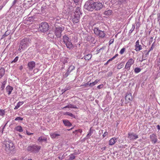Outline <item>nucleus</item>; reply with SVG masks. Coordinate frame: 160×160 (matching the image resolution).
I'll return each mask as SVG.
<instances>
[{
	"label": "nucleus",
	"instance_id": "obj_10",
	"mask_svg": "<svg viewBox=\"0 0 160 160\" xmlns=\"http://www.w3.org/2000/svg\"><path fill=\"white\" fill-rule=\"evenodd\" d=\"M94 9L97 10H100L103 7L102 3L99 2H94Z\"/></svg>",
	"mask_w": 160,
	"mask_h": 160
},
{
	"label": "nucleus",
	"instance_id": "obj_60",
	"mask_svg": "<svg viewBox=\"0 0 160 160\" xmlns=\"http://www.w3.org/2000/svg\"><path fill=\"white\" fill-rule=\"evenodd\" d=\"M157 127L158 130H160V126L159 125H157Z\"/></svg>",
	"mask_w": 160,
	"mask_h": 160
},
{
	"label": "nucleus",
	"instance_id": "obj_7",
	"mask_svg": "<svg viewBox=\"0 0 160 160\" xmlns=\"http://www.w3.org/2000/svg\"><path fill=\"white\" fill-rule=\"evenodd\" d=\"M41 147L37 145H33L28 146L27 148V150L31 152H39Z\"/></svg>",
	"mask_w": 160,
	"mask_h": 160
},
{
	"label": "nucleus",
	"instance_id": "obj_48",
	"mask_svg": "<svg viewBox=\"0 0 160 160\" xmlns=\"http://www.w3.org/2000/svg\"><path fill=\"white\" fill-rule=\"evenodd\" d=\"M108 135V132H105L103 134V137H105Z\"/></svg>",
	"mask_w": 160,
	"mask_h": 160
},
{
	"label": "nucleus",
	"instance_id": "obj_55",
	"mask_svg": "<svg viewBox=\"0 0 160 160\" xmlns=\"http://www.w3.org/2000/svg\"><path fill=\"white\" fill-rule=\"evenodd\" d=\"M80 0H73L74 2L75 3H78Z\"/></svg>",
	"mask_w": 160,
	"mask_h": 160
},
{
	"label": "nucleus",
	"instance_id": "obj_56",
	"mask_svg": "<svg viewBox=\"0 0 160 160\" xmlns=\"http://www.w3.org/2000/svg\"><path fill=\"white\" fill-rule=\"evenodd\" d=\"M118 56V54H117L115 55H114L113 57V59H115Z\"/></svg>",
	"mask_w": 160,
	"mask_h": 160
},
{
	"label": "nucleus",
	"instance_id": "obj_23",
	"mask_svg": "<svg viewBox=\"0 0 160 160\" xmlns=\"http://www.w3.org/2000/svg\"><path fill=\"white\" fill-rule=\"evenodd\" d=\"M88 41H91L92 42L94 40V38L91 35H88L86 38Z\"/></svg>",
	"mask_w": 160,
	"mask_h": 160
},
{
	"label": "nucleus",
	"instance_id": "obj_26",
	"mask_svg": "<svg viewBox=\"0 0 160 160\" xmlns=\"http://www.w3.org/2000/svg\"><path fill=\"white\" fill-rule=\"evenodd\" d=\"M92 57V55L91 54H88L84 56V58L86 60H89Z\"/></svg>",
	"mask_w": 160,
	"mask_h": 160
},
{
	"label": "nucleus",
	"instance_id": "obj_20",
	"mask_svg": "<svg viewBox=\"0 0 160 160\" xmlns=\"http://www.w3.org/2000/svg\"><path fill=\"white\" fill-rule=\"evenodd\" d=\"M62 40L63 42H64L65 44L71 41L69 37H68V36L66 35H64L63 36Z\"/></svg>",
	"mask_w": 160,
	"mask_h": 160
},
{
	"label": "nucleus",
	"instance_id": "obj_39",
	"mask_svg": "<svg viewBox=\"0 0 160 160\" xmlns=\"http://www.w3.org/2000/svg\"><path fill=\"white\" fill-rule=\"evenodd\" d=\"M75 68V67L71 65L69 68V70H70V72H71L72 70H74Z\"/></svg>",
	"mask_w": 160,
	"mask_h": 160
},
{
	"label": "nucleus",
	"instance_id": "obj_5",
	"mask_svg": "<svg viewBox=\"0 0 160 160\" xmlns=\"http://www.w3.org/2000/svg\"><path fill=\"white\" fill-rule=\"evenodd\" d=\"M94 33L99 37L102 38H104L105 35V33L103 31L101 30L98 27L94 28L93 30Z\"/></svg>",
	"mask_w": 160,
	"mask_h": 160
},
{
	"label": "nucleus",
	"instance_id": "obj_57",
	"mask_svg": "<svg viewBox=\"0 0 160 160\" xmlns=\"http://www.w3.org/2000/svg\"><path fill=\"white\" fill-rule=\"evenodd\" d=\"M27 135H31L33 133H30L29 132H28V131H27Z\"/></svg>",
	"mask_w": 160,
	"mask_h": 160
},
{
	"label": "nucleus",
	"instance_id": "obj_15",
	"mask_svg": "<svg viewBox=\"0 0 160 160\" xmlns=\"http://www.w3.org/2000/svg\"><path fill=\"white\" fill-rule=\"evenodd\" d=\"M35 63L33 61L30 62L28 64V66L30 70H32L35 67Z\"/></svg>",
	"mask_w": 160,
	"mask_h": 160
},
{
	"label": "nucleus",
	"instance_id": "obj_12",
	"mask_svg": "<svg viewBox=\"0 0 160 160\" xmlns=\"http://www.w3.org/2000/svg\"><path fill=\"white\" fill-rule=\"evenodd\" d=\"M134 62V60L132 59L131 58L129 60L126 64L125 68L127 69L128 70H129L131 65L133 64Z\"/></svg>",
	"mask_w": 160,
	"mask_h": 160
},
{
	"label": "nucleus",
	"instance_id": "obj_33",
	"mask_svg": "<svg viewBox=\"0 0 160 160\" xmlns=\"http://www.w3.org/2000/svg\"><path fill=\"white\" fill-rule=\"evenodd\" d=\"M127 0H118V4L121 6L122 4L125 3Z\"/></svg>",
	"mask_w": 160,
	"mask_h": 160
},
{
	"label": "nucleus",
	"instance_id": "obj_54",
	"mask_svg": "<svg viewBox=\"0 0 160 160\" xmlns=\"http://www.w3.org/2000/svg\"><path fill=\"white\" fill-rule=\"evenodd\" d=\"M78 131L80 133H81L82 132V130L81 129H79L78 130H76L75 131V132Z\"/></svg>",
	"mask_w": 160,
	"mask_h": 160
},
{
	"label": "nucleus",
	"instance_id": "obj_3",
	"mask_svg": "<svg viewBox=\"0 0 160 160\" xmlns=\"http://www.w3.org/2000/svg\"><path fill=\"white\" fill-rule=\"evenodd\" d=\"M49 28V26L48 23L43 22L39 25L38 30L42 32H45L47 31Z\"/></svg>",
	"mask_w": 160,
	"mask_h": 160
},
{
	"label": "nucleus",
	"instance_id": "obj_9",
	"mask_svg": "<svg viewBox=\"0 0 160 160\" xmlns=\"http://www.w3.org/2000/svg\"><path fill=\"white\" fill-rule=\"evenodd\" d=\"M120 8H118V13L121 15H123L125 14L127 12L126 10V8L125 7H123L122 4L121 6L120 5Z\"/></svg>",
	"mask_w": 160,
	"mask_h": 160
},
{
	"label": "nucleus",
	"instance_id": "obj_38",
	"mask_svg": "<svg viewBox=\"0 0 160 160\" xmlns=\"http://www.w3.org/2000/svg\"><path fill=\"white\" fill-rule=\"evenodd\" d=\"M20 107V102H19L17 104L16 106L14 108L15 110L18 109Z\"/></svg>",
	"mask_w": 160,
	"mask_h": 160
},
{
	"label": "nucleus",
	"instance_id": "obj_44",
	"mask_svg": "<svg viewBox=\"0 0 160 160\" xmlns=\"http://www.w3.org/2000/svg\"><path fill=\"white\" fill-rule=\"evenodd\" d=\"M125 48H123L121 50L120 52V53L121 54H122L124 53V52H125Z\"/></svg>",
	"mask_w": 160,
	"mask_h": 160
},
{
	"label": "nucleus",
	"instance_id": "obj_61",
	"mask_svg": "<svg viewBox=\"0 0 160 160\" xmlns=\"http://www.w3.org/2000/svg\"><path fill=\"white\" fill-rule=\"evenodd\" d=\"M152 39H153V38L152 37H151L150 39V41L149 42L150 43V42H152Z\"/></svg>",
	"mask_w": 160,
	"mask_h": 160
},
{
	"label": "nucleus",
	"instance_id": "obj_28",
	"mask_svg": "<svg viewBox=\"0 0 160 160\" xmlns=\"http://www.w3.org/2000/svg\"><path fill=\"white\" fill-rule=\"evenodd\" d=\"M11 33L10 30H7L5 33L4 34L2 35L1 39H3L4 37L7 36Z\"/></svg>",
	"mask_w": 160,
	"mask_h": 160
},
{
	"label": "nucleus",
	"instance_id": "obj_47",
	"mask_svg": "<svg viewBox=\"0 0 160 160\" xmlns=\"http://www.w3.org/2000/svg\"><path fill=\"white\" fill-rule=\"evenodd\" d=\"M114 42V39H111L109 42V45H110L112 43Z\"/></svg>",
	"mask_w": 160,
	"mask_h": 160
},
{
	"label": "nucleus",
	"instance_id": "obj_41",
	"mask_svg": "<svg viewBox=\"0 0 160 160\" xmlns=\"http://www.w3.org/2000/svg\"><path fill=\"white\" fill-rule=\"evenodd\" d=\"M68 108H77V107L74 105H73L72 104H70L68 105Z\"/></svg>",
	"mask_w": 160,
	"mask_h": 160
},
{
	"label": "nucleus",
	"instance_id": "obj_22",
	"mask_svg": "<svg viewBox=\"0 0 160 160\" xmlns=\"http://www.w3.org/2000/svg\"><path fill=\"white\" fill-rule=\"evenodd\" d=\"M38 141L40 142H46L47 140V138L44 136H41L39 137L38 140Z\"/></svg>",
	"mask_w": 160,
	"mask_h": 160
},
{
	"label": "nucleus",
	"instance_id": "obj_14",
	"mask_svg": "<svg viewBox=\"0 0 160 160\" xmlns=\"http://www.w3.org/2000/svg\"><path fill=\"white\" fill-rule=\"evenodd\" d=\"M135 48V50L137 52L139 51L142 49L141 45L139 44V40H138L136 42Z\"/></svg>",
	"mask_w": 160,
	"mask_h": 160
},
{
	"label": "nucleus",
	"instance_id": "obj_31",
	"mask_svg": "<svg viewBox=\"0 0 160 160\" xmlns=\"http://www.w3.org/2000/svg\"><path fill=\"white\" fill-rule=\"evenodd\" d=\"M14 132L16 133L17 132H20V126H18L15 128Z\"/></svg>",
	"mask_w": 160,
	"mask_h": 160
},
{
	"label": "nucleus",
	"instance_id": "obj_16",
	"mask_svg": "<svg viewBox=\"0 0 160 160\" xmlns=\"http://www.w3.org/2000/svg\"><path fill=\"white\" fill-rule=\"evenodd\" d=\"M125 99L128 102L132 101V98L131 94L130 93H127L125 97Z\"/></svg>",
	"mask_w": 160,
	"mask_h": 160
},
{
	"label": "nucleus",
	"instance_id": "obj_43",
	"mask_svg": "<svg viewBox=\"0 0 160 160\" xmlns=\"http://www.w3.org/2000/svg\"><path fill=\"white\" fill-rule=\"evenodd\" d=\"M18 58H19L18 56L16 57L12 61L11 63H13V62H17L18 60Z\"/></svg>",
	"mask_w": 160,
	"mask_h": 160
},
{
	"label": "nucleus",
	"instance_id": "obj_32",
	"mask_svg": "<svg viewBox=\"0 0 160 160\" xmlns=\"http://www.w3.org/2000/svg\"><path fill=\"white\" fill-rule=\"evenodd\" d=\"M69 160H73L75 158V156L73 155V154H71L69 156Z\"/></svg>",
	"mask_w": 160,
	"mask_h": 160
},
{
	"label": "nucleus",
	"instance_id": "obj_13",
	"mask_svg": "<svg viewBox=\"0 0 160 160\" xmlns=\"http://www.w3.org/2000/svg\"><path fill=\"white\" fill-rule=\"evenodd\" d=\"M151 141L153 144H155L157 141V136L154 134H152L150 135V136Z\"/></svg>",
	"mask_w": 160,
	"mask_h": 160
},
{
	"label": "nucleus",
	"instance_id": "obj_19",
	"mask_svg": "<svg viewBox=\"0 0 160 160\" xmlns=\"http://www.w3.org/2000/svg\"><path fill=\"white\" fill-rule=\"evenodd\" d=\"M67 47L69 49H72L74 47L73 45L71 42V41L65 44Z\"/></svg>",
	"mask_w": 160,
	"mask_h": 160
},
{
	"label": "nucleus",
	"instance_id": "obj_1",
	"mask_svg": "<svg viewBox=\"0 0 160 160\" xmlns=\"http://www.w3.org/2000/svg\"><path fill=\"white\" fill-rule=\"evenodd\" d=\"M3 148L6 152L8 153L13 151L15 149V147L13 143L9 141L6 142L3 144Z\"/></svg>",
	"mask_w": 160,
	"mask_h": 160
},
{
	"label": "nucleus",
	"instance_id": "obj_42",
	"mask_svg": "<svg viewBox=\"0 0 160 160\" xmlns=\"http://www.w3.org/2000/svg\"><path fill=\"white\" fill-rule=\"evenodd\" d=\"M135 28V25L134 24H133L132 25V28L129 30V33H131L133 31Z\"/></svg>",
	"mask_w": 160,
	"mask_h": 160
},
{
	"label": "nucleus",
	"instance_id": "obj_53",
	"mask_svg": "<svg viewBox=\"0 0 160 160\" xmlns=\"http://www.w3.org/2000/svg\"><path fill=\"white\" fill-rule=\"evenodd\" d=\"M17 2V0H14L13 2V5H15L16 4V2Z\"/></svg>",
	"mask_w": 160,
	"mask_h": 160
},
{
	"label": "nucleus",
	"instance_id": "obj_45",
	"mask_svg": "<svg viewBox=\"0 0 160 160\" xmlns=\"http://www.w3.org/2000/svg\"><path fill=\"white\" fill-rule=\"evenodd\" d=\"M58 158L60 160H62L64 158V157H63V155H62L61 154H60L59 155V156L58 157Z\"/></svg>",
	"mask_w": 160,
	"mask_h": 160
},
{
	"label": "nucleus",
	"instance_id": "obj_63",
	"mask_svg": "<svg viewBox=\"0 0 160 160\" xmlns=\"http://www.w3.org/2000/svg\"><path fill=\"white\" fill-rule=\"evenodd\" d=\"M88 85L90 87H92V83H89V84H88Z\"/></svg>",
	"mask_w": 160,
	"mask_h": 160
},
{
	"label": "nucleus",
	"instance_id": "obj_59",
	"mask_svg": "<svg viewBox=\"0 0 160 160\" xmlns=\"http://www.w3.org/2000/svg\"><path fill=\"white\" fill-rule=\"evenodd\" d=\"M158 20H160V13L158 14Z\"/></svg>",
	"mask_w": 160,
	"mask_h": 160
},
{
	"label": "nucleus",
	"instance_id": "obj_36",
	"mask_svg": "<svg viewBox=\"0 0 160 160\" xmlns=\"http://www.w3.org/2000/svg\"><path fill=\"white\" fill-rule=\"evenodd\" d=\"M48 37H49L50 38L52 39V38H54V35L52 33H49L48 34Z\"/></svg>",
	"mask_w": 160,
	"mask_h": 160
},
{
	"label": "nucleus",
	"instance_id": "obj_21",
	"mask_svg": "<svg viewBox=\"0 0 160 160\" xmlns=\"http://www.w3.org/2000/svg\"><path fill=\"white\" fill-rule=\"evenodd\" d=\"M62 122L65 126H71L72 125V123L68 120H63Z\"/></svg>",
	"mask_w": 160,
	"mask_h": 160
},
{
	"label": "nucleus",
	"instance_id": "obj_46",
	"mask_svg": "<svg viewBox=\"0 0 160 160\" xmlns=\"http://www.w3.org/2000/svg\"><path fill=\"white\" fill-rule=\"evenodd\" d=\"M70 70H69V68H68L67 70V73L65 74V76L66 77H67L68 76V74L71 72H70Z\"/></svg>",
	"mask_w": 160,
	"mask_h": 160
},
{
	"label": "nucleus",
	"instance_id": "obj_40",
	"mask_svg": "<svg viewBox=\"0 0 160 160\" xmlns=\"http://www.w3.org/2000/svg\"><path fill=\"white\" fill-rule=\"evenodd\" d=\"M99 81V80H98V79H96L94 82H91L92 83V87L93 86L95 85H96L98 83V82Z\"/></svg>",
	"mask_w": 160,
	"mask_h": 160
},
{
	"label": "nucleus",
	"instance_id": "obj_11",
	"mask_svg": "<svg viewBox=\"0 0 160 160\" xmlns=\"http://www.w3.org/2000/svg\"><path fill=\"white\" fill-rule=\"evenodd\" d=\"M128 138L131 140H134L138 138V135L134 133H128Z\"/></svg>",
	"mask_w": 160,
	"mask_h": 160
},
{
	"label": "nucleus",
	"instance_id": "obj_52",
	"mask_svg": "<svg viewBox=\"0 0 160 160\" xmlns=\"http://www.w3.org/2000/svg\"><path fill=\"white\" fill-rule=\"evenodd\" d=\"M79 153H80V152L78 151V152H74V153H72V154H73V155L74 156L75 155H76L78 154Z\"/></svg>",
	"mask_w": 160,
	"mask_h": 160
},
{
	"label": "nucleus",
	"instance_id": "obj_62",
	"mask_svg": "<svg viewBox=\"0 0 160 160\" xmlns=\"http://www.w3.org/2000/svg\"><path fill=\"white\" fill-rule=\"evenodd\" d=\"M153 44H152V47L151 48H150V50L149 51H150L151 50H152L153 49Z\"/></svg>",
	"mask_w": 160,
	"mask_h": 160
},
{
	"label": "nucleus",
	"instance_id": "obj_27",
	"mask_svg": "<svg viewBox=\"0 0 160 160\" xmlns=\"http://www.w3.org/2000/svg\"><path fill=\"white\" fill-rule=\"evenodd\" d=\"M52 138H56L57 137L60 136V134H57L55 133H52L50 134Z\"/></svg>",
	"mask_w": 160,
	"mask_h": 160
},
{
	"label": "nucleus",
	"instance_id": "obj_58",
	"mask_svg": "<svg viewBox=\"0 0 160 160\" xmlns=\"http://www.w3.org/2000/svg\"><path fill=\"white\" fill-rule=\"evenodd\" d=\"M88 84H89V82H88V83H84L82 86H86L87 85H88Z\"/></svg>",
	"mask_w": 160,
	"mask_h": 160
},
{
	"label": "nucleus",
	"instance_id": "obj_37",
	"mask_svg": "<svg viewBox=\"0 0 160 160\" xmlns=\"http://www.w3.org/2000/svg\"><path fill=\"white\" fill-rule=\"evenodd\" d=\"M4 110L2 109L0 110V115L1 116H3L4 115Z\"/></svg>",
	"mask_w": 160,
	"mask_h": 160
},
{
	"label": "nucleus",
	"instance_id": "obj_35",
	"mask_svg": "<svg viewBox=\"0 0 160 160\" xmlns=\"http://www.w3.org/2000/svg\"><path fill=\"white\" fill-rule=\"evenodd\" d=\"M66 114L68 115L69 116L72 118H75V115H73L72 113H71L67 112H66Z\"/></svg>",
	"mask_w": 160,
	"mask_h": 160
},
{
	"label": "nucleus",
	"instance_id": "obj_50",
	"mask_svg": "<svg viewBox=\"0 0 160 160\" xmlns=\"http://www.w3.org/2000/svg\"><path fill=\"white\" fill-rule=\"evenodd\" d=\"M68 90V89L65 88L64 89L62 90V91L63 93L65 91H67Z\"/></svg>",
	"mask_w": 160,
	"mask_h": 160
},
{
	"label": "nucleus",
	"instance_id": "obj_4",
	"mask_svg": "<svg viewBox=\"0 0 160 160\" xmlns=\"http://www.w3.org/2000/svg\"><path fill=\"white\" fill-rule=\"evenodd\" d=\"M94 2L90 0L86 2L84 5V8L86 9L89 11H92L94 9Z\"/></svg>",
	"mask_w": 160,
	"mask_h": 160
},
{
	"label": "nucleus",
	"instance_id": "obj_6",
	"mask_svg": "<svg viewBox=\"0 0 160 160\" xmlns=\"http://www.w3.org/2000/svg\"><path fill=\"white\" fill-rule=\"evenodd\" d=\"M64 29V27L62 26L55 27V34L57 38H60L61 33Z\"/></svg>",
	"mask_w": 160,
	"mask_h": 160
},
{
	"label": "nucleus",
	"instance_id": "obj_17",
	"mask_svg": "<svg viewBox=\"0 0 160 160\" xmlns=\"http://www.w3.org/2000/svg\"><path fill=\"white\" fill-rule=\"evenodd\" d=\"M13 89V87L9 85H8L6 88V92L8 93L9 95H10L11 93V92H12Z\"/></svg>",
	"mask_w": 160,
	"mask_h": 160
},
{
	"label": "nucleus",
	"instance_id": "obj_30",
	"mask_svg": "<svg viewBox=\"0 0 160 160\" xmlns=\"http://www.w3.org/2000/svg\"><path fill=\"white\" fill-rule=\"evenodd\" d=\"M6 83V82L5 81H3L2 83V85L1 87V90H3V89H4V88L5 87V85Z\"/></svg>",
	"mask_w": 160,
	"mask_h": 160
},
{
	"label": "nucleus",
	"instance_id": "obj_24",
	"mask_svg": "<svg viewBox=\"0 0 160 160\" xmlns=\"http://www.w3.org/2000/svg\"><path fill=\"white\" fill-rule=\"evenodd\" d=\"M5 73V70L4 68H0V79L3 76Z\"/></svg>",
	"mask_w": 160,
	"mask_h": 160
},
{
	"label": "nucleus",
	"instance_id": "obj_49",
	"mask_svg": "<svg viewBox=\"0 0 160 160\" xmlns=\"http://www.w3.org/2000/svg\"><path fill=\"white\" fill-rule=\"evenodd\" d=\"M103 87V85L102 84L98 86L97 88L98 89H100L102 88Z\"/></svg>",
	"mask_w": 160,
	"mask_h": 160
},
{
	"label": "nucleus",
	"instance_id": "obj_25",
	"mask_svg": "<svg viewBox=\"0 0 160 160\" xmlns=\"http://www.w3.org/2000/svg\"><path fill=\"white\" fill-rule=\"evenodd\" d=\"M93 130L92 129V128H91L90 129L89 132L88 133L86 136V138L87 139H88L90 138V136H91L92 134L93 133Z\"/></svg>",
	"mask_w": 160,
	"mask_h": 160
},
{
	"label": "nucleus",
	"instance_id": "obj_51",
	"mask_svg": "<svg viewBox=\"0 0 160 160\" xmlns=\"http://www.w3.org/2000/svg\"><path fill=\"white\" fill-rule=\"evenodd\" d=\"M19 120H20V117H17L15 119V121Z\"/></svg>",
	"mask_w": 160,
	"mask_h": 160
},
{
	"label": "nucleus",
	"instance_id": "obj_8",
	"mask_svg": "<svg viewBox=\"0 0 160 160\" xmlns=\"http://www.w3.org/2000/svg\"><path fill=\"white\" fill-rule=\"evenodd\" d=\"M29 43V40L27 38L23 39L21 41V48L24 50L28 47Z\"/></svg>",
	"mask_w": 160,
	"mask_h": 160
},
{
	"label": "nucleus",
	"instance_id": "obj_64",
	"mask_svg": "<svg viewBox=\"0 0 160 160\" xmlns=\"http://www.w3.org/2000/svg\"><path fill=\"white\" fill-rule=\"evenodd\" d=\"M106 147H103L102 148V149L103 150H105L106 149Z\"/></svg>",
	"mask_w": 160,
	"mask_h": 160
},
{
	"label": "nucleus",
	"instance_id": "obj_18",
	"mask_svg": "<svg viewBox=\"0 0 160 160\" xmlns=\"http://www.w3.org/2000/svg\"><path fill=\"white\" fill-rule=\"evenodd\" d=\"M118 139L117 138H112L109 140V145H112L114 144L117 141Z\"/></svg>",
	"mask_w": 160,
	"mask_h": 160
},
{
	"label": "nucleus",
	"instance_id": "obj_34",
	"mask_svg": "<svg viewBox=\"0 0 160 160\" xmlns=\"http://www.w3.org/2000/svg\"><path fill=\"white\" fill-rule=\"evenodd\" d=\"M141 70L140 68H136L134 69V72L135 73H138Z\"/></svg>",
	"mask_w": 160,
	"mask_h": 160
},
{
	"label": "nucleus",
	"instance_id": "obj_2",
	"mask_svg": "<svg viewBox=\"0 0 160 160\" xmlns=\"http://www.w3.org/2000/svg\"><path fill=\"white\" fill-rule=\"evenodd\" d=\"M81 15V13L80 11V8L78 7L76 8L74 12L73 18V22L76 23L78 22H79Z\"/></svg>",
	"mask_w": 160,
	"mask_h": 160
},
{
	"label": "nucleus",
	"instance_id": "obj_29",
	"mask_svg": "<svg viewBox=\"0 0 160 160\" xmlns=\"http://www.w3.org/2000/svg\"><path fill=\"white\" fill-rule=\"evenodd\" d=\"M112 11L111 10H108L105 11L104 12V14L106 15H111L112 13Z\"/></svg>",
	"mask_w": 160,
	"mask_h": 160
}]
</instances>
